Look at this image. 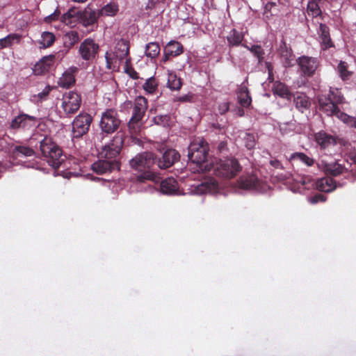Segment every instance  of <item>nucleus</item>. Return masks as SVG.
<instances>
[{
	"label": "nucleus",
	"mask_w": 356,
	"mask_h": 356,
	"mask_svg": "<svg viewBox=\"0 0 356 356\" xmlns=\"http://www.w3.org/2000/svg\"><path fill=\"white\" fill-rule=\"evenodd\" d=\"M40 144V149L49 165L55 169L59 168L62 159L63 151L61 148L53 141L48 136H43L39 133L33 134L29 139V143L33 145L34 142Z\"/></svg>",
	"instance_id": "obj_1"
},
{
	"label": "nucleus",
	"mask_w": 356,
	"mask_h": 356,
	"mask_svg": "<svg viewBox=\"0 0 356 356\" xmlns=\"http://www.w3.org/2000/svg\"><path fill=\"white\" fill-rule=\"evenodd\" d=\"M209 145L203 139L196 140L192 142L188 147V159L196 164V171L205 173L211 170V164L209 157Z\"/></svg>",
	"instance_id": "obj_2"
},
{
	"label": "nucleus",
	"mask_w": 356,
	"mask_h": 356,
	"mask_svg": "<svg viewBox=\"0 0 356 356\" xmlns=\"http://www.w3.org/2000/svg\"><path fill=\"white\" fill-rule=\"evenodd\" d=\"M156 157L152 152H143L130 161L131 167L138 171H144L137 176V181L143 183L146 180L156 181L158 176L150 169L154 165Z\"/></svg>",
	"instance_id": "obj_3"
},
{
	"label": "nucleus",
	"mask_w": 356,
	"mask_h": 356,
	"mask_svg": "<svg viewBox=\"0 0 356 356\" xmlns=\"http://www.w3.org/2000/svg\"><path fill=\"white\" fill-rule=\"evenodd\" d=\"M127 106L133 107L132 115L128 122L129 134L132 137H136L140 131L141 121L145 116L148 107L147 99L143 97H137L134 103L131 101L125 102Z\"/></svg>",
	"instance_id": "obj_4"
},
{
	"label": "nucleus",
	"mask_w": 356,
	"mask_h": 356,
	"mask_svg": "<svg viewBox=\"0 0 356 356\" xmlns=\"http://www.w3.org/2000/svg\"><path fill=\"white\" fill-rule=\"evenodd\" d=\"M211 170L216 176L229 179L235 177L241 171L242 167L236 159L227 157L219 159L215 164L213 163Z\"/></svg>",
	"instance_id": "obj_5"
},
{
	"label": "nucleus",
	"mask_w": 356,
	"mask_h": 356,
	"mask_svg": "<svg viewBox=\"0 0 356 356\" xmlns=\"http://www.w3.org/2000/svg\"><path fill=\"white\" fill-rule=\"evenodd\" d=\"M121 124L118 111L114 108H108L102 114L99 127L106 134H112L116 131Z\"/></svg>",
	"instance_id": "obj_6"
},
{
	"label": "nucleus",
	"mask_w": 356,
	"mask_h": 356,
	"mask_svg": "<svg viewBox=\"0 0 356 356\" xmlns=\"http://www.w3.org/2000/svg\"><path fill=\"white\" fill-rule=\"evenodd\" d=\"M92 122V118L86 113L78 115L72 122L73 138H79L86 134Z\"/></svg>",
	"instance_id": "obj_7"
},
{
	"label": "nucleus",
	"mask_w": 356,
	"mask_h": 356,
	"mask_svg": "<svg viewBox=\"0 0 356 356\" xmlns=\"http://www.w3.org/2000/svg\"><path fill=\"white\" fill-rule=\"evenodd\" d=\"M61 107L66 116L74 114L80 108L81 98L79 94L70 91L63 95Z\"/></svg>",
	"instance_id": "obj_8"
},
{
	"label": "nucleus",
	"mask_w": 356,
	"mask_h": 356,
	"mask_svg": "<svg viewBox=\"0 0 356 356\" xmlns=\"http://www.w3.org/2000/svg\"><path fill=\"white\" fill-rule=\"evenodd\" d=\"M124 140L121 136H115L108 145H105L101 152L102 158L108 161H117L116 158L119 156Z\"/></svg>",
	"instance_id": "obj_9"
},
{
	"label": "nucleus",
	"mask_w": 356,
	"mask_h": 356,
	"mask_svg": "<svg viewBox=\"0 0 356 356\" xmlns=\"http://www.w3.org/2000/svg\"><path fill=\"white\" fill-rule=\"evenodd\" d=\"M99 47L92 38L85 39L79 48L81 58L88 62L92 61L99 52Z\"/></svg>",
	"instance_id": "obj_10"
},
{
	"label": "nucleus",
	"mask_w": 356,
	"mask_h": 356,
	"mask_svg": "<svg viewBox=\"0 0 356 356\" xmlns=\"http://www.w3.org/2000/svg\"><path fill=\"white\" fill-rule=\"evenodd\" d=\"M301 73L305 76H312L314 74L318 65L317 58L307 56H302L296 60Z\"/></svg>",
	"instance_id": "obj_11"
},
{
	"label": "nucleus",
	"mask_w": 356,
	"mask_h": 356,
	"mask_svg": "<svg viewBox=\"0 0 356 356\" xmlns=\"http://www.w3.org/2000/svg\"><path fill=\"white\" fill-rule=\"evenodd\" d=\"M318 102L320 111L327 116L335 115L338 117L341 112L338 106L333 103L329 97H326V95H319L318 97Z\"/></svg>",
	"instance_id": "obj_12"
},
{
	"label": "nucleus",
	"mask_w": 356,
	"mask_h": 356,
	"mask_svg": "<svg viewBox=\"0 0 356 356\" xmlns=\"http://www.w3.org/2000/svg\"><path fill=\"white\" fill-rule=\"evenodd\" d=\"M35 121V117L22 113L12 120L9 127L13 130L29 129L34 125Z\"/></svg>",
	"instance_id": "obj_13"
},
{
	"label": "nucleus",
	"mask_w": 356,
	"mask_h": 356,
	"mask_svg": "<svg viewBox=\"0 0 356 356\" xmlns=\"http://www.w3.org/2000/svg\"><path fill=\"white\" fill-rule=\"evenodd\" d=\"M93 172L97 175H103L111 172L115 169L120 168L119 163L117 161L99 160L95 162L91 167Z\"/></svg>",
	"instance_id": "obj_14"
},
{
	"label": "nucleus",
	"mask_w": 356,
	"mask_h": 356,
	"mask_svg": "<svg viewBox=\"0 0 356 356\" xmlns=\"http://www.w3.org/2000/svg\"><path fill=\"white\" fill-rule=\"evenodd\" d=\"M180 158L179 152L174 149H167L163 154L161 159L157 161V165L161 169H167L171 167Z\"/></svg>",
	"instance_id": "obj_15"
},
{
	"label": "nucleus",
	"mask_w": 356,
	"mask_h": 356,
	"mask_svg": "<svg viewBox=\"0 0 356 356\" xmlns=\"http://www.w3.org/2000/svg\"><path fill=\"white\" fill-rule=\"evenodd\" d=\"M55 62V56L49 55L44 56L35 63L33 69L35 75H42L48 72L53 67Z\"/></svg>",
	"instance_id": "obj_16"
},
{
	"label": "nucleus",
	"mask_w": 356,
	"mask_h": 356,
	"mask_svg": "<svg viewBox=\"0 0 356 356\" xmlns=\"http://www.w3.org/2000/svg\"><path fill=\"white\" fill-rule=\"evenodd\" d=\"M314 138L321 149H325L337 144V137L323 130L315 133Z\"/></svg>",
	"instance_id": "obj_17"
},
{
	"label": "nucleus",
	"mask_w": 356,
	"mask_h": 356,
	"mask_svg": "<svg viewBox=\"0 0 356 356\" xmlns=\"http://www.w3.org/2000/svg\"><path fill=\"white\" fill-rule=\"evenodd\" d=\"M78 71V67L74 66L70 67L65 70L58 81L59 86L63 88H69L74 85L76 81L75 75Z\"/></svg>",
	"instance_id": "obj_18"
},
{
	"label": "nucleus",
	"mask_w": 356,
	"mask_h": 356,
	"mask_svg": "<svg viewBox=\"0 0 356 356\" xmlns=\"http://www.w3.org/2000/svg\"><path fill=\"white\" fill-rule=\"evenodd\" d=\"M279 51L283 65L285 67L293 65L295 56L291 48L287 45L284 40L281 41Z\"/></svg>",
	"instance_id": "obj_19"
},
{
	"label": "nucleus",
	"mask_w": 356,
	"mask_h": 356,
	"mask_svg": "<svg viewBox=\"0 0 356 356\" xmlns=\"http://www.w3.org/2000/svg\"><path fill=\"white\" fill-rule=\"evenodd\" d=\"M99 17L98 11L97 12L91 8H87L83 11L79 12V20L83 26L88 27L96 24Z\"/></svg>",
	"instance_id": "obj_20"
},
{
	"label": "nucleus",
	"mask_w": 356,
	"mask_h": 356,
	"mask_svg": "<svg viewBox=\"0 0 356 356\" xmlns=\"http://www.w3.org/2000/svg\"><path fill=\"white\" fill-rule=\"evenodd\" d=\"M34 149L27 145H15L11 149V156L14 159H22L34 156Z\"/></svg>",
	"instance_id": "obj_21"
},
{
	"label": "nucleus",
	"mask_w": 356,
	"mask_h": 356,
	"mask_svg": "<svg viewBox=\"0 0 356 356\" xmlns=\"http://www.w3.org/2000/svg\"><path fill=\"white\" fill-rule=\"evenodd\" d=\"M160 188L163 194L176 195L179 189L178 183L173 177H168L161 181Z\"/></svg>",
	"instance_id": "obj_22"
},
{
	"label": "nucleus",
	"mask_w": 356,
	"mask_h": 356,
	"mask_svg": "<svg viewBox=\"0 0 356 356\" xmlns=\"http://www.w3.org/2000/svg\"><path fill=\"white\" fill-rule=\"evenodd\" d=\"M319 36L321 40V45L323 49L334 47L333 42L330 38V29L325 24H320L319 25Z\"/></svg>",
	"instance_id": "obj_23"
},
{
	"label": "nucleus",
	"mask_w": 356,
	"mask_h": 356,
	"mask_svg": "<svg viewBox=\"0 0 356 356\" xmlns=\"http://www.w3.org/2000/svg\"><path fill=\"white\" fill-rule=\"evenodd\" d=\"M316 186L319 191L325 193H330L337 187L335 181L330 177H323L318 179Z\"/></svg>",
	"instance_id": "obj_24"
},
{
	"label": "nucleus",
	"mask_w": 356,
	"mask_h": 356,
	"mask_svg": "<svg viewBox=\"0 0 356 356\" xmlns=\"http://www.w3.org/2000/svg\"><path fill=\"white\" fill-rule=\"evenodd\" d=\"M238 182L241 188L243 189H256L259 185V180L254 174L240 177Z\"/></svg>",
	"instance_id": "obj_25"
},
{
	"label": "nucleus",
	"mask_w": 356,
	"mask_h": 356,
	"mask_svg": "<svg viewBox=\"0 0 356 356\" xmlns=\"http://www.w3.org/2000/svg\"><path fill=\"white\" fill-rule=\"evenodd\" d=\"M129 54V40L121 39L115 46V57L120 61L126 58Z\"/></svg>",
	"instance_id": "obj_26"
},
{
	"label": "nucleus",
	"mask_w": 356,
	"mask_h": 356,
	"mask_svg": "<svg viewBox=\"0 0 356 356\" xmlns=\"http://www.w3.org/2000/svg\"><path fill=\"white\" fill-rule=\"evenodd\" d=\"M243 40V33L242 32L237 31L236 29H232L227 36V40L229 47L244 45L243 44H242Z\"/></svg>",
	"instance_id": "obj_27"
},
{
	"label": "nucleus",
	"mask_w": 356,
	"mask_h": 356,
	"mask_svg": "<svg viewBox=\"0 0 356 356\" xmlns=\"http://www.w3.org/2000/svg\"><path fill=\"white\" fill-rule=\"evenodd\" d=\"M293 103L296 108L301 113L308 110L311 106L309 97L303 93H298L294 96Z\"/></svg>",
	"instance_id": "obj_28"
},
{
	"label": "nucleus",
	"mask_w": 356,
	"mask_h": 356,
	"mask_svg": "<svg viewBox=\"0 0 356 356\" xmlns=\"http://www.w3.org/2000/svg\"><path fill=\"white\" fill-rule=\"evenodd\" d=\"M273 90L275 94L277 95L282 98L291 99L292 97V94L288 86L285 83L279 81L274 83Z\"/></svg>",
	"instance_id": "obj_29"
},
{
	"label": "nucleus",
	"mask_w": 356,
	"mask_h": 356,
	"mask_svg": "<svg viewBox=\"0 0 356 356\" xmlns=\"http://www.w3.org/2000/svg\"><path fill=\"white\" fill-rule=\"evenodd\" d=\"M79 12L72 8L61 16L60 21L67 26H74L79 20Z\"/></svg>",
	"instance_id": "obj_30"
},
{
	"label": "nucleus",
	"mask_w": 356,
	"mask_h": 356,
	"mask_svg": "<svg viewBox=\"0 0 356 356\" xmlns=\"http://www.w3.org/2000/svg\"><path fill=\"white\" fill-rule=\"evenodd\" d=\"M119 11V6L115 2H111L98 10L99 17H114Z\"/></svg>",
	"instance_id": "obj_31"
},
{
	"label": "nucleus",
	"mask_w": 356,
	"mask_h": 356,
	"mask_svg": "<svg viewBox=\"0 0 356 356\" xmlns=\"http://www.w3.org/2000/svg\"><path fill=\"white\" fill-rule=\"evenodd\" d=\"M22 35L18 33H11L6 37L0 39V48L5 49L11 47L14 44L19 43Z\"/></svg>",
	"instance_id": "obj_32"
},
{
	"label": "nucleus",
	"mask_w": 356,
	"mask_h": 356,
	"mask_svg": "<svg viewBox=\"0 0 356 356\" xmlns=\"http://www.w3.org/2000/svg\"><path fill=\"white\" fill-rule=\"evenodd\" d=\"M238 103L243 107L247 108L251 104L252 99L246 86H241L237 92Z\"/></svg>",
	"instance_id": "obj_33"
},
{
	"label": "nucleus",
	"mask_w": 356,
	"mask_h": 356,
	"mask_svg": "<svg viewBox=\"0 0 356 356\" xmlns=\"http://www.w3.org/2000/svg\"><path fill=\"white\" fill-rule=\"evenodd\" d=\"M165 49L168 51V54L171 55L172 57L178 56L184 51L182 44L174 40L170 41Z\"/></svg>",
	"instance_id": "obj_34"
},
{
	"label": "nucleus",
	"mask_w": 356,
	"mask_h": 356,
	"mask_svg": "<svg viewBox=\"0 0 356 356\" xmlns=\"http://www.w3.org/2000/svg\"><path fill=\"white\" fill-rule=\"evenodd\" d=\"M79 35L77 31H71L63 36V42L65 47L71 48L79 41Z\"/></svg>",
	"instance_id": "obj_35"
},
{
	"label": "nucleus",
	"mask_w": 356,
	"mask_h": 356,
	"mask_svg": "<svg viewBox=\"0 0 356 356\" xmlns=\"http://www.w3.org/2000/svg\"><path fill=\"white\" fill-rule=\"evenodd\" d=\"M325 172L332 176H338L343 173L344 168L337 162L326 163L324 166Z\"/></svg>",
	"instance_id": "obj_36"
},
{
	"label": "nucleus",
	"mask_w": 356,
	"mask_h": 356,
	"mask_svg": "<svg viewBox=\"0 0 356 356\" xmlns=\"http://www.w3.org/2000/svg\"><path fill=\"white\" fill-rule=\"evenodd\" d=\"M167 86L172 90H179L182 86V81L175 73L169 72Z\"/></svg>",
	"instance_id": "obj_37"
},
{
	"label": "nucleus",
	"mask_w": 356,
	"mask_h": 356,
	"mask_svg": "<svg viewBox=\"0 0 356 356\" xmlns=\"http://www.w3.org/2000/svg\"><path fill=\"white\" fill-rule=\"evenodd\" d=\"M296 159L300 161L303 163L306 164L307 166H312L314 164V160L303 152L293 153L289 159L290 161Z\"/></svg>",
	"instance_id": "obj_38"
},
{
	"label": "nucleus",
	"mask_w": 356,
	"mask_h": 356,
	"mask_svg": "<svg viewBox=\"0 0 356 356\" xmlns=\"http://www.w3.org/2000/svg\"><path fill=\"white\" fill-rule=\"evenodd\" d=\"M243 47L248 49L250 52H252L254 56L257 58L258 63H261L264 60V50L261 47V46L258 44H254L250 47L248 45H243Z\"/></svg>",
	"instance_id": "obj_39"
},
{
	"label": "nucleus",
	"mask_w": 356,
	"mask_h": 356,
	"mask_svg": "<svg viewBox=\"0 0 356 356\" xmlns=\"http://www.w3.org/2000/svg\"><path fill=\"white\" fill-rule=\"evenodd\" d=\"M337 71L343 81L348 80L353 74V72L348 70L347 63L344 61H340L338 64Z\"/></svg>",
	"instance_id": "obj_40"
},
{
	"label": "nucleus",
	"mask_w": 356,
	"mask_h": 356,
	"mask_svg": "<svg viewBox=\"0 0 356 356\" xmlns=\"http://www.w3.org/2000/svg\"><path fill=\"white\" fill-rule=\"evenodd\" d=\"M160 46L157 42H149L146 45L145 55L147 57L154 58L160 53Z\"/></svg>",
	"instance_id": "obj_41"
},
{
	"label": "nucleus",
	"mask_w": 356,
	"mask_h": 356,
	"mask_svg": "<svg viewBox=\"0 0 356 356\" xmlns=\"http://www.w3.org/2000/svg\"><path fill=\"white\" fill-rule=\"evenodd\" d=\"M158 81L154 76L146 80L143 86V89L149 94H154L158 88Z\"/></svg>",
	"instance_id": "obj_42"
},
{
	"label": "nucleus",
	"mask_w": 356,
	"mask_h": 356,
	"mask_svg": "<svg viewBox=\"0 0 356 356\" xmlns=\"http://www.w3.org/2000/svg\"><path fill=\"white\" fill-rule=\"evenodd\" d=\"M326 97H329V99L337 106L338 104H341L343 100V97L341 91L337 88L330 89L329 93L326 95Z\"/></svg>",
	"instance_id": "obj_43"
},
{
	"label": "nucleus",
	"mask_w": 356,
	"mask_h": 356,
	"mask_svg": "<svg viewBox=\"0 0 356 356\" xmlns=\"http://www.w3.org/2000/svg\"><path fill=\"white\" fill-rule=\"evenodd\" d=\"M40 43L44 47H51L55 42V35L50 32H44L42 34Z\"/></svg>",
	"instance_id": "obj_44"
},
{
	"label": "nucleus",
	"mask_w": 356,
	"mask_h": 356,
	"mask_svg": "<svg viewBox=\"0 0 356 356\" xmlns=\"http://www.w3.org/2000/svg\"><path fill=\"white\" fill-rule=\"evenodd\" d=\"M341 121L346 124L350 127L356 128V118L347 115L345 113L341 112L338 117Z\"/></svg>",
	"instance_id": "obj_45"
},
{
	"label": "nucleus",
	"mask_w": 356,
	"mask_h": 356,
	"mask_svg": "<svg viewBox=\"0 0 356 356\" xmlns=\"http://www.w3.org/2000/svg\"><path fill=\"white\" fill-rule=\"evenodd\" d=\"M129 60L126 61V65L124 67L125 72L134 80H137L139 79L138 73L134 70V68L129 65Z\"/></svg>",
	"instance_id": "obj_46"
},
{
	"label": "nucleus",
	"mask_w": 356,
	"mask_h": 356,
	"mask_svg": "<svg viewBox=\"0 0 356 356\" xmlns=\"http://www.w3.org/2000/svg\"><path fill=\"white\" fill-rule=\"evenodd\" d=\"M170 118V116L168 115H156L154 118V122L158 125L165 127L168 124Z\"/></svg>",
	"instance_id": "obj_47"
},
{
	"label": "nucleus",
	"mask_w": 356,
	"mask_h": 356,
	"mask_svg": "<svg viewBox=\"0 0 356 356\" xmlns=\"http://www.w3.org/2000/svg\"><path fill=\"white\" fill-rule=\"evenodd\" d=\"M229 108V103L228 102H223L220 103L218 106V112L220 115L225 114Z\"/></svg>",
	"instance_id": "obj_48"
},
{
	"label": "nucleus",
	"mask_w": 356,
	"mask_h": 356,
	"mask_svg": "<svg viewBox=\"0 0 356 356\" xmlns=\"http://www.w3.org/2000/svg\"><path fill=\"white\" fill-rule=\"evenodd\" d=\"M245 140L246 147L249 149H252L255 143L254 136L252 134H248L246 135Z\"/></svg>",
	"instance_id": "obj_49"
},
{
	"label": "nucleus",
	"mask_w": 356,
	"mask_h": 356,
	"mask_svg": "<svg viewBox=\"0 0 356 356\" xmlns=\"http://www.w3.org/2000/svg\"><path fill=\"white\" fill-rule=\"evenodd\" d=\"M54 89V87L50 86H47L43 90L38 94V97L41 99H46L48 97L49 92Z\"/></svg>",
	"instance_id": "obj_50"
},
{
	"label": "nucleus",
	"mask_w": 356,
	"mask_h": 356,
	"mask_svg": "<svg viewBox=\"0 0 356 356\" xmlns=\"http://www.w3.org/2000/svg\"><path fill=\"white\" fill-rule=\"evenodd\" d=\"M60 15V12L58 9H56L52 14L45 17L44 21L47 23H50L53 21H56L58 19Z\"/></svg>",
	"instance_id": "obj_51"
},
{
	"label": "nucleus",
	"mask_w": 356,
	"mask_h": 356,
	"mask_svg": "<svg viewBox=\"0 0 356 356\" xmlns=\"http://www.w3.org/2000/svg\"><path fill=\"white\" fill-rule=\"evenodd\" d=\"M326 197L324 195L318 193L310 198V202L312 204H316L319 202H324L326 201Z\"/></svg>",
	"instance_id": "obj_52"
},
{
	"label": "nucleus",
	"mask_w": 356,
	"mask_h": 356,
	"mask_svg": "<svg viewBox=\"0 0 356 356\" xmlns=\"http://www.w3.org/2000/svg\"><path fill=\"white\" fill-rule=\"evenodd\" d=\"M161 3L160 0H149L145 6L146 10H152L156 8L157 5Z\"/></svg>",
	"instance_id": "obj_53"
},
{
	"label": "nucleus",
	"mask_w": 356,
	"mask_h": 356,
	"mask_svg": "<svg viewBox=\"0 0 356 356\" xmlns=\"http://www.w3.org/2000/svg\"><path fill=\"white\" fill-rule=\"evenodd\" d=\"M270 164L273 168H277V169H282V168H283L282 163L279 160H277V159H272V160H270Z\"/></svg>",
	"instance_id": "obj_54"
},
{
	"label": "nucleus",
	"mask_w": 356,
	"mask_h": 356,
	"mask_svg": "<svg viewBox=\"0 0 356 356\" xmlns=\"http://www.w3.org/2000/svg\"><path fill=\"white\" fill-rule=\"evenodd\" d=\"M309 8H311V10H313L316 15H318L321 13V10L316 3L309 4Z\"/></svg>",
	"instance_id": "obj_55"
},
{
	"label": "nucleus",
	"mask_w": 356,
	"mask_h": 356,
	"mask_svg": "<svg viewBox=\"0 0 356 356\" xmlns=\"http://www.w3.org/2000/svg\"><path fill=\"white\" fill-rule=\"evenodd\" d=\"M227 147V143L225 141H222L218 144V149L219 152H222L224 151Z\"/></svg>",
	"instance_id": "obj_56"
},
{
	"label": "nucleus",
	"mask_w": 356,
	"mask_h": 356,
	"mask_svg": "<svg viewBox=\"0 0 356 356\" xmlns=\"http://www.w3.org/2000/svg\"><path fill=\"white\" fill-rule=\"evenodd\" d=\"M170 57H172V56L171 55H170V54H168V51H166V49H165L164 56H163V58H162V61L163 63H165V62H167L168 60H170Z\"/></svg>",
	"instance_id": "obj_57"
},
{
	"label": "nucleus",
	"mask_w": 356,
	"mask_h": 356,
	"mask_svg": "<svg viewBox=\"0 0 356 356\" xmlns=\"http://www.w3.org/2000/svg\"><path fill=\"white\" fill-rule=\"evenodd\" d=\"M198 191L201 193H204L207 191V187L205 186L204 184H201L197 186Z\"/></svg>",
	"instance_id": "obj_58"
},
{
	"label": "nucleus",
	"mask_w": 356,
	"mask_h": 356,
	"mask_svg": "<svg viewBox=\"0 0 356 356\" xmlns=\"http://www.w3.org/2000/svg\"><path fill=\"white\" fill-rule=\"evenodd\" d=\"M350 157L351 159V160L355 163H356V149H354L353 151H352L350 154Z\"/></svg>",
	"instance_id": "obj_59"
},
{
	"label": "nucleus",
	"mask_w": 356,
	"mask_h": 356,
	"mask_svg": "<svg viewBox=\"0 0 356 356\" xmlns=\"http://www.w3.org/2000/svg\"><path fill=\"white\" fill-rule=\"evenodd\" d=\"M191 97L188 95H184L179 97V101L181 102H188L190 101Z\"/></svg>",
	"instance_id": "obj_60"
},
{
	"label": "nucleus",
	"mask_w": 356,
	"mask_h": 356,
	"mask_svg": "<svg viewBox=\"0 0 356 356\" xmlns=\"http://www.w3.org/2000/svg\"><path fill=\"white\" fill-rule=\"evenodd\" d=\"M105 58H106L107 65H108V68H111V67H110L111 61H110V58L108 56V53L106 54Z\"/></svg>",
	"instance_id": "obj_61"
},
{
	"label": "nucleus",
	"mask_w": 356,
	"mask_h": 356,
	"mask_svg": "<svg viewBox=\"0 0 356 356\" xmlns=\"http://www.w3.org/2000/svg\"><path fill=\"white\" fill-rule=\"evenodd\" d=\"M268 80L269 81H273V72L271 70H268Z\"/></svg>",
	"instance_id": "obj_62"
},
{
	"label": "nucleus",
	"mask_w": 356,
	"mask_h": 356,
	"mask_svg": "<svg viewBox=\"0 0 356 356\" xmlns=\"http://www.w3.org/2000/svg\"><path fill=\"white\" fill-rule=\"evenodd\" d=\"M305 179H306V178L302 177V180H301V181H300V183L302 184V185H303V186L306 185V184H307V181L305 180Z\"/></svg>",
	"instance_id": "obj_63"
},
{
	"label": "nucleus",
	"mask_w": 356,
	"mask_h": 356,
	"mask_svg": "<svg viewBox=\"0 0 356 356\" xmlns=\"http://www.w3.org/2000/svg\"><path fill=\"white\" fill-rule=\"evenodd\" d=\"M74 2H77V3H84L86 1H87L88 0H73Z\"/></svg>",
	"instance_id": "obj_64"
}]
</instances>
